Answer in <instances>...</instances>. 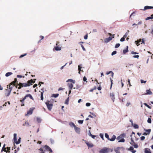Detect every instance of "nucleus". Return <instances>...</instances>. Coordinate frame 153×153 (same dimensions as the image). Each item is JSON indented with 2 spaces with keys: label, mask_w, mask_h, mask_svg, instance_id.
<instances>
[{
  "label": "nucleus",
  "mask_w": 153,
  "mask_h": 153,
  "mask_svg": "<svg viewBox=\"0 0 153 153\" xmlns=\"http://www.w3.org/2000/svg\"><path fill=\"white\" fill-rule=\"evenodd\" d=\"M35 83V81L33 82L32 79H31L30 80H28L27 83H22L20 82L19 83V84H18V85H21V86L23 87H26L27 86H30V85H32V83Z\"/></svg>",
  "instance_id": "1"
},
{
  "label": "nucleus",
  "mask_w": 153,
  "mask_h": 153,
  "mask_svg": "<svg viewBox=\"0 0 153 153\" xmlns=\"http://www.w3.org/2000/svg\"><path fill=\"white\" fill-rule=\"evenodd\" d=\"M113 150L112 149L104 147L99 151L100 153H107L109 152H112Z\"/></svg>",
  "instance_id": "2"
},
{
  "label": "nucleus",
  "mask_w": 153,
  "mask_h": 153,
  "mask_svg": "<svg viewBox=\"0 0 153 153\" xmlns=\"http://www.w3.org/2000/svg\"><path fill=\"white\" fill-rule=\"evenodd\" d=\"M7 89L6 90V92L5 93V95L6 97L9 96L11 92L12 89V87H10V85L9 86V87H8V85L7 86Z\"/></svg>",
  "instance_id": "3"
},
{
  "label": "nucleus",
  "mask_w": 153,
  "mask_h": 153,
  "mask_svg": "<svg viewBox=\"0 0 153 153\" xmlns=\"http://www.w3.org/2000/svg\"><path fill=\"white\" fill-rule=\"evenodd\" d=\"M50 101H48L47 102H45V104L46 105L48 109L51 111L53 105L52 104H49Z\"/></svg>",
  "instance_id": "4"
},
{
  "label": "nucleus",
  "mask_w": 153,
  "mask_h": 153,
  "mask_svg": "<svg viewBox=\"0 0 153 153\" xmlns=\"http://www.w3.org/2000/svg\"><path fill=\"white\" fill-rule=\"evenodd\" d=\"M34 109V108H30V109L27 111V114H25V116H27L32 114L33 113V111Z\"/></svg>",
  "instance_id": "5"
},
{
  "label": "nucleus",
  "mask_w": 153,
  "mask_h": 153,
  "mask_svg": "<svg viewBox=\"0 0 153 153\" xmlns=\"http://www.w3.org/2000/svg\"><path fill=\"white\" fill-rule=\"evenodd\" d=\"M116 139L117 140H118V142H124L125 141V139L123 138H122L120 136H119Z\"/></svg>",
  "instance_id": "6"
},
{
  "label": "nucleus",
  "mask_w": 153,
  "mask_h": 153,
  "mask_svg": "<svg viewBox=\"0 0 153 153\" xmlns=\"http://www.w3.org/2000/svg\"><path fill=\"white\" fill-rule=\"evenodd\" d=\"M112 39V38L109 36L108 38H106L104 39V42L105 43H107L110 41Z\"/></svg>",
  "instance_id": "7"
},
{
  "label": "nucleus",
  "mask_w": 153,
  "mask_h": 153,
  "mask_svg": "<svg viewBox=\"0 0 153 153\" xmlns=\"http://www.w3.org/2000/svg\"><path fill=\"white\" fill-rule=\"evenodd\" d=\"M152 93L150 91V89L146 90V93L144 94L143 95H152Z\"/></svg>",
  "instance_id": "8"
},
{
  "label": "nucleus",
  "mask_w": 153,
  "mask_h": 153,
  "mask_svg": "<svg viewBox=\"0 0 153 153\" xmlns=\"http://www.w3.org/2000/svg\"><path fill=\"white\" fill-rule=\"evenodd\" d=\"M74 129L76 133L78 134H80V128L77 127L76 126H75V128Z\"/></svg>",
  "instance_id": "9"
},
{
  "label": "nucleus",
  "mask_w": 153,
  "mask_h": 153,
  "mask_svg": "<svg viewBox=\"0 0 153 153\" xmlns=\"http://www.w3.org/2000/svg\"><path fill=\"white\" fill-rule=\"evenodd\" d=\"M85 143L87 145V146L91 148V147H93L94 146V145L93 144H92V143L90 144L89 143V142H88L86 141Z\"/></svg>",
  "instance_id": "10"
},
{
  "label": "nucleus",
  "mask_w": 153,
  "mask_h": 153,
  "mask_svg": "<svg viewBox=\"0 0 153 153\" xmlns=\"http://www.w3.org/2000/svg\"><path fill=\"white\" fill-rule=\"evenodd\" d=\"M68 85L69 87V89L70 90H72L73 87V85L71 83H68Z\"/></svg>",
  "instance_id": "11"
},
{
  "label": "nucleus",
  "mask_w": 153,
  "mask_h": 153,
  "mask_svg": "<svg viewBox=\"0 0 153 153\" xmlns=\"http://www.w3.org/2000/svg\"><path fill=\"white\" fill-rule=\"evenodd\" d=\"M116 138V136H115V135H113L111 139L109 138V140L111 141H113L115 140Z\"/></svg>",
  "instance_id": "12"
},
{
  "label": "nucleus",
  "mask_w": 153,
  "mask_h": 153,
  "mask_svg": "<svg viewBox=\"0 0 153 153\" xmlns=\"http://www.w3.org/2000/svg\"><path fill=\"white\" fill-rule=\"evenodd\" d=\"M55 49L56 51H59L61 50V48L59 46H56L53 49Z\"/></svg>",
  "instance_id": "13"
},
{
  "label": "nucleus",
  "mask_w": 153,
  "mask_h": 153,
  "mask_svg": "<svg viewBox=\"0 0 153 153\" xmlns=\"http://www.w3.org/2000/svg\"><path fill=\"white\" fill-rule=\"evenodd\" d=\"M152 9V6H146L144 7V9L143 10H145L148 9Z\"/></svg>",
  "instance_id": "14"
},
{
  "label": "nucleus",
  "mask_w": 153,
  "mask_h": 153,
  "mask_svg": "<svg viewBox=\"0 0 153 153\" xmlns=\"http://www.w3.org/2000/svg\"><path fill=\"white\" fill-rule=\"evenodd\" d=\"M128 46H126V49H124V50H123V53L124 54H125L127 52H128Z\"/></svg>",
  "instance_id": "15"
},
{
  "label": "nucleus",
  "mask_w": 153,
  "mask_h": 153,
  "mask_svg": "<svg viewBox=\"0 0 153 153\" xmlns=\"http://www.w3.org/2000/svg\"><path fill=\"white\" fill-rule=\"evenodd\" d=\"M72 82V83H73L74 84L75 83V81L72 79H68L66 81L67 82Z\"/></svg>",
  "instance_id": "16"
},
{
  "label": "nucleus",
  "mask_w": 153,
  "mask_h": 153,
  "mask_svg": "<svg viewBox=\"0 0 153 153\" xmlns=\"http://www.w3.org/2000/svg\"><path fill=\"white\" fill-rule=\"evenodd\" d=\"M14 142H15L16 141L17 139V134L16 133H14L13 134V139Z\"/></svg>",
  "instance_id": "17"
},
{
  "label": "nucleus",
  "mask_w": 153,
  "mask_h": 153,
  "mask_svg": "<svg viewBox=\"0 0 153 153\" xmlns=\"http://www.w3.org/2000/svg\"><path fill=\"white\" fill-rule=\"evenodd\" d=\"M145 153H151L149 149L147 148H145Z\"/></svg>",
  "instance_id": "18"
},
{
  "label": "nucleus",
  "mask_w": 153,
  "mask_h": 153,
  "mask_svg": "<svg viewBox=\"0 0 153 153\" xmlns=\"http://www.w3.org/2000/svg\"><path fill=\"white\" fill-rule=\"evenodd\" d=\"M59 94H52L51 97L54 98H56L59 96Z\"/></svg>",
  "instance_id": "19"
},
{
  "label": "nucleus",
  "mask_w": 153,
  "mask_h": 153,
  "mask_svg": "<svg viewBox=\"0 0 153 153\" xmlns=\"http://www.w3.org/2000/svg\"><path fill=\"white\" fill-rule=\"evenodd\" d=\"M13 74V73L11 72H8L5 74V76L6 77H8Z\"/></svg>",
  "instance_id": "20"
},
{
  "label": "nucleus",
  "mask_w": 153,
  "mask_h": 153,
  "mask_svg": "<svg viewBox=\"0 0 153 153\" xmlns=\"http://www.w3.org/2000/svg\"><path fill=\"white\" fill-rule=\"evenodd\" d=\"M21 137H19L18 139V141H17V140L15 142V143L16 144H19L21 142Z\"/></svg>",
  "instance_id": "21"
},
{
  "label": "nucleus",
  "mask_w": 153,
  "mask_h": 153,
  "mask_svg": "<svg viewBox=\"0 0 153 153\" xmlns=\"http://www.w3.org/2000/svg\"><path fill=\"white\" fill-rule=\"evenodd\" d=\"M153 19V14L152 15L148 17H147L146 19L145 20H147L150 19Z\"/></svg>",
  "instance_id": "22"
},
{
  "label": "nucleus",
  "mask_w": 153,
  "mask_h": 153,
  "mask_svg": "<svg viewBox=\"0 0 153 153\" xmlns=\"http://www.w3.org/2000/svg\"><path fill=\"white\" fill-rule=\"evenodd\" d=\"M144 131L147 132V133L148 134H150L151 131V130L150 129H144Z\"/></svg>",
  "instance_id": "23"
},
{
  "label": "nucleus",
  "mask_w": 153,
  "mask_h": 153,
  "mask_svg": "<svg viewBox=\"0 0 153 153\" xmlns=\"http://www.w3.org/2000/svg\"><path fill=\"white\" fill-rule=\"evenodd\" d=\"M69 124V125L71 127L73 126L74 127V128H75V126H76V125H75L72 122L70 123Z\"/></svg>",
  "instance_id": "24"
},
{
  "label": "nucleus",
  "mask_w": 153,
  "mask_h": 153,
  "mask_svg": "<svg viewBox=\"0 0 153 153\" xmlns=\"http://www.w3.org/2000/svg\"><path fill=\"white\" fill-rule=\"evenodd\" d=\"M44 92V91H43L42 92H41V100H43L44 99L43 97V93Z\"/></svg>",
  "instance_id": "25"
},
{
  "label": "nucleus",
  "mask_w": 153,
  "mask_h": 153,
  "mask_svg": "<svg viewBox=\"0 0 153 153\" xmlns=\"http://www.w3.org/2000/svg\"><path fill=\"white\" fill-rule=\"evenodd\" d=\"M132 126L135 129H137L139 127L138 126L137 124H135L133 123V125H132Z\"/></svg>",
  "instance_id": "26"
},
{
  "label": "nucleus",
  "mask_w": 153,
  "mask_h": 153,
  "mask_svg": "<svg viewBox=\"0 0 153 153\" xmlns=\"http://www.w3.org/2000/svg\"><path fill=\"white\" fill-rule=\"evenodd\" d=\"M26 96L27 97H29L30 99H32V100H33V99L32 96V95L31 94H27Z\"/></svg>",
  "instance_id": "27"
},
{
  "label": "nucleus",
  "mask_w": 153,
  "mask_h": 153,
  "mask_svg": "<svg viewBox=\"0 0 153 153\" xmlns=\"http://www.w3.org/2000/svg\"><path fill=\"white\" fill-rule=\"evenodd\" d=\"M6 149H7L8 151L6 150L5 149L4 150V151L6 153H7V152H10V147H7Z\"/></svg>",
  "instance_id": "28"
},
{
  "label": "nucleus",
  "mask_w": 153,
  "mask_h": 153,
  "mask_svg": "<svg viewBox=\"0 0 153 153\" xmlns=\"http://www.w3.org/2000/svg\"><path fill=\"white\" fill-rule=\"evenodd\" d=\"M69 101V97H68L67 99L66 100L65 103L66 105H68V102Z\"/></svg>",
  "instance_id": "29"
},
{
  "label": "nucleus",
  "mask_w": 153,
  "mask_h": 153,
  "mask_svg": "<svg viewBox=\"0 0 153 153\" xmlns=\"http://www.w3.org/2000/svg\"><path fill=\"white\" fill-rule=\"evenodd\" d=\"M105 138H107L108 139V140H109L110 138H109V135H108V134L106 133H105Z\"/></svg>",
  "instance_id": "30"
},
{
  "label": "nucleus",
  "mask_w": 153,
  "mask_h": 153,
  "mask_svg": "<svg viewBox=\"0 0 153 153\" xmlns=\"http://www.w3.org/2000/svg\"><path fill=\"white\" fill-rule=\"evenodd\" d=\"M82 64H80L78 66V71H82L81 70V68H82Z\"/></svg>",
  "instance_id": "31"
},
{
  "label": "nucleus",
  "mask_w": 153,
  "mask_h": 153,
  "mask_svg": "<svg viewBox=\"0 0 153 153\" xmlns=\"http://www.w3.org/2000/svg\"><path fill=\"white\" fill-rule=\"evenodd\" d=\"M120 45V44L119 43L116 44L115 46V48H118Z\"/></svg>",
  "instance_id": "32"
},
{
  "label": "nucleus",
  "mask_w": 153,
  "mask_h": 153,
  "mask_svg": "<svg viewBox=\"0 0 153 153\" xmlns=\"http://www.w3.org/2000/svg\"><path fill=\"white\" fill-rule=\"evenodd\" d=\"M143 104L145 105L147 107L151 109V107L149 106V105H148L146 103H144Z\"/></svg>",
  "instance_id": "33"
},
{
  "label": "nucleus",
  "mask_w": 153,
  "mask_h": 153,
  "mask_svg": "<svg viewBox=\"0 0 153 153\" xmlns=\"http://www.w3.org/2000/svg\"><path fill=\"white\" fill-rule=\"evenodd\" d=\"M100 136L102 140H104L103 134L102 133L100 134Z\"/></svg>",
  "instance_id": "34"
},
{
  "label": "nucleus",
  "mask_w": 153,
  "mask_h": 153,
  "mask_svg": "<svg viewBox=\"0 0 153 153\" xmlns=\"http://www.w3.org/2000/svg\"><path fill=\"white\" fill-rule=\"evenodd\" d=\"M27 54L26 53H25L19 56V58H22L23 57H24V56H26L27 55Z\"/></svg>",
  "instance_id": "35"
},
{
  "label": "nucleus",
  "mask_w": 153,
  "mask_h": 153,
  "mask_svg": "<svg viewBox=\"0 0 153 153\" xmlns=\"http://www.w3.org/2000/svg\"><path fill=\"white\" fill-rule=\"evenodd\" d=\"M37 122L39 123H40L41 121V120L40 119V118L39 117H37Z\"/></svg>",
  "instance_id": "36"
},
{
  "label": "nucleus",
  "mask_w": 153,
  "mask_h": 153,
  "mask_svg": "<svg viewBox=\"0 0 153 153\" xmlns=\"http://www.w3.org/2000/svg\"><path fill=\"white\" fill-rule=\"evenodd\" d=\"M117 149L120 150L121 149H122L123 150H124V148L123 147H118L117 148Z\"/></svg>",
  "instance_id": "37"
},
{
  "label": "nucleus",
  "mask_w": 153,
  "mask_h": 153,
  "mask_svg": "<svg viewBox=\"0 0 153 153\" xmlns=\"http://www.w3.org/2000/svg\"><path fill=\"white\" fill-rule=\"evenodd\" d=\"M126 134H121L120 136L122 138H123V137H126Z\"/></svg>",
  "instance_id": "38"
},
{
  "label": "nucleus",
  "mask_w": 153,
  "mask_h": 153,
  "mask_svg": "<svg viewBox=\"0 0 153 153\" xmlns=\"http://www.w3.org/2000/svg\"><path fill=\"white\" fill-rule=\"evenodd\" d=\"M27 98V97L26 96H25L23 99L22 100H20L21 102H24V100L26 99Z\"/></svg>",
  "instance_id": "39"
},
{
  "label": "nucleus",
  "mask_w": 153,
  "mask_h": 153,
  "mask_svg": "<svg viewBox=\"0 0 153 153\" xmlns=\"http://www.w3.org/2000/svg\"><path fill=\"white\" fill-rule=\"evenodd\" d=\"M45 149L47 150H48L50 148V147L48 146L45 145Z\"/></svg>",
  "instance_id": "40"
},
{
  "label": "nucleus",
  "mask_w": 153,
  "mask_h": 153,
  "mask_svg": "<svg viewBox=\"0 0 153 153\" xmlns=\"http://www.w3.org/2000/svg\"><path fill=\"white\" fill-rule=\"evenodd\" d=\"M151 119L150 118H149L147 120V122L148 123H151Z\"/></svg>",
  "instance_id": "41"
},
{
  "label": "nucleus",
  "mask_w": 153,
  "mask_h": 153,
  "mask_svg": "<svg viewBox=\"0 0 153 153\" xmlns=\"http://www.w3.org/2000/svg\"><path fill=\"white\" fill-rule=\"evenodd\" d=\"M110 97H114V94L113 93H111L110 94Z\"/></svg>",
  "instance_id": "42"
},
{
  "label": "nucleus",
  "mask_w": 153,
  "mask_h": 153,
  "mask_svg": "<svg viewBox=\"0 0 153 153\" xmlns=\"http://www.w3.org/2000/svg\"><path fill=\"white\" fill-rule=\"evenodd\" d=\"M83 120H79L78 121V123L79 124H82L83 123Z\"/></svg>",
  "instance_id": "43"
},
{
  "label": "nucleus",
  "mask_w": 153,
  "mask_h": 153,
  "mask_svg": "<svg viewBox=\"0 0 153 153\" xmlns=\"http://www.w3.org/2000/svg\"><path fill=\"white\" fill-rule=\"evenodd\" d=\"M140 82H141V83L142 84L143 83H145L146 82V80L144 81L143 79H141Z\"/></svg>",
  "instance_id": "44"
},
{
  "label": "nucleus",
  "mask_w": 153,
  "mask_h": 153,
  "mask_svg": "<svg viewBox=\"0 0 153 153\" xmlns=\"http://www.w3.org/2000/svg\"><path fill=\"white\" fill-rule=\"evenodd\" d=\"M125 40V38H124L123 37L122 38H121L120 39V41L121 42H123Z\"/></svg>",
  "instance_id": "45"
},
{
  "label": "nucleus",
  "mask_w": 153,
  "mask_h": 153,
  "mask_svg": "<svg viewBox=\"0 0 153 153\" xmlns=\"http://www.w3.org/2000/svg\"><path fill=\"white\" fill-rule=\"evenodd\" d=\"M141 42V44H142V43L145 44L144 42L143 41V39H142V41H141V39H140L139 40V42Z\"/></svg>",
  "instance_id": "46"
},
{
  "label": "nucleus",
  "mask_w": 153,
  "mask_h": 153,
  "mask_svg": "<svg viewBox=\"0 0 153 153\" xmlns=\"http://www.w3.org/2000/svg\"><path fill=\"white\" fill-rule=\"evenodd\" d=\"M116 53H117V51H114L112 53L111 55L113 56V55L116 54Z\"/></svg>",
  "instance_id": "47"
},
{
  "label": "nucleus",
  "mask_w": 153,
  "mask_h": 153,
  "mask_svg": "<svg viewBox=\"0 0 153 153\" xmlns=\"http://www.w3.org/2000/svg\"><path fill=\"white\" fill-rule=\"evenodd\" d=\"M134 149V148L132 146H130V147L128 149V150L130 151L131 152V151Z\"/></svg>",
  "instance_id": "48"
},
{
  "label": "nucleus",
  "mask_w": 153,
  "mask_h": 153,
  "mask_svg": "<svg viewBox=\"0 0 153 153\" xmlns=\"http://www.w3.org/2000/svg\"><path fill=\"white\" fill-rule=\"evenodd\" d=\"M119 150L117 149V148L114 150V151L116 152V153H120Z\"/></svg>",
  "instance_id": "49"
},
{
  "label": "nucleus",
  "mask_w": 153,
  "mask_h": 153,
  "mask_svg": "<svg viewBox=\"0 0 153 153\" xmlns=\"http://www.w3.org/2000/svg\"><path fill=\"white\" fill-rule=\"evenodd\" d=\"M87 79L86 77L85 76H84L83 78V81L84 82H87Z\"/></svg>",
  "instance_id": "50"
},
{
  "label": "nucleus",
  "mask_w": 153,
  "mask_h": 153,
  "mask_svg": "<svg viewBox=\"0 0 153 153\" xmlns=\"http://www.w3.org/2000/svg\"><path fill=\"white\" fill-rule=\"evenodd\" d=\"M81 46L82 47V49L83 50V51H86L85 48L84 47L83 45L81 44Z\"/></svg>",
  "instance_id": "51"
},
{
  "label": "nucleus",
  "mask_w": 153,
  "mask_h": 153,
  "mask_svg": "<svg viewBox=\"0 0 153 153\" xmlns=\"http://www.w3.org/2000/svg\"><path fill=\"white\" fill-rule=\"evenodd\" d=\"M91 105V104L90 103L88 102L86 103V106L87 107Z\"/></svg>",
  "instance_id": "52"
},
{
  "label": "nucleus",
  "mask_w": 153,
  "mask_h": 153,
  "mask_svg": "<svg viewBox=\"0 0 153 153\" xmlns=\"http://www.w3.org/2000/svg\"><path fill=\"white\" fill-rule=\"evenodd\" d=\"M145 139V137L143 136H141L140 137V139L141 140H144Z\"/></svg>",
  "instance_id": "53"
},
{
  "label": "nucleus",
  "mask_w": 153,
  "mask_h": 153,
  "mask_svg": "<svg viewBox=\"0 0 153 153\" xmlns=\"http://www.w3.org/2000/svg\"><path fill=\"white\" fill-rule=\"evenodd\" d=\"M88 34H87L86 35H85L84 36V39H87L88 38Z\"/></svg>",
  "instance_id": "54"
},
{
  "label": "nucleus",
  "mask_w": 153,
  "mask_h": 153,
  "mask_svg": "<svg viewBox=\"0 0 153 153\" xmlns=\"http://www.w3.org/2000/svg\"><path fill=\"white\" fill-rule=\"evenodd\" d=\"M133 57L134 58H138L139 57V56L138 55H134L133 56Z\"/></svg>",
  "instance_id": "55"
},
{
  "label": "nucleus",
  "mask_w": 153,
  "mask_h": 153,
  "mask_svg": "<svg viewBox=\"0 0 153 153\" xmlns=\"http://www.w3.org/2000/svg\"><path fill=\"white\" fill-rule=\"evenodd\" d=\"M131 54H138V53L136 52H134V51H132L131 52Z\"/></svg>",
  "instance_id": "56"
},
{
  "label": "nucleus",
  "mask_w": 153,
  "mask_h": 153,
  "mask_svg": "<svg viewBox=\"0 0 153 153\" xmlns=\"http://www.w3.org/2000/svg\"><path fill=\"white\" fill-rule=\"evenodd\" d=\"M15 83H15V81H13L11 83V84H13L14 86H16V85Z\"/></svg>",
  "instance_id": "57"
},
{
  "label": "nucleus",
  "mask_w": 153,
  "mask_h": 153,
  "mask_svg": "<svg viewBox=\"0 0 153 153\" xmlns=\"http://www.w3.org/2000/svg\"><path fill=\"white\" fill-rule=\"evenodd\" d=\"M67 64H68V63H66L65 64V65H64V66H62L60 68V69H61V70H62V69H63V68H64V67L65 66V65H66Z\"/></svg>",
  "instance_id": "58"
},
{
  "label": "nucleus",
  "mask_w": 153,
  "mask_h": 153,
  "mask_svg": "<svg viewBox=\"0 0 153 153\" xmlns=\"http://www.w3.org/2000/svg\"><path fill=\"white\" fill-rule=\"evenodd\" d=\"M128 34L126 33L123 36V37L125 38L128 36Z\"/></svg>",
  "instance_id": "59"
},
{
  "label": "nucleus",
  "mask_w": 153,
  "mask_h": 153,
  "mask_svg": "<svg viewBox=\"0 0 153 153\" xmlns=\"http://www.w3.org/2000/svg\"><path fill=\"white\" fill-rule=\"evenodd\" d=\"M14 81H15V82L18 85V84H19V83L17 82L16 78L14 80Z\"/></svg>",
  "instance_id": "60"
},
{
  "label": "nucleus",
  "mask_w": 153,
  "mask_h": 153,
  "mask_svg": "<svg viewBox=\"0 0 153 153\" xmlns=\"http://www.w3.org/2000/svg\"><path fill=\"white\" fill-rule=\"evenodd\" d=\"M111 73H112V71H108V72H106V74L107 75H108L109 74H111Z\"/></svg>",
  "instance_id": "61"
},
{
  "label": "nucleus",
  "mask_w": 153,
  "mask_h": 153,
  "mask_svg": "<svg viewBox=\"0 0 153 153\" xmlns=\"http://www.w3.org/2000/svg\"><path fill=\"white\" fill-rule=\"evenodd\" d=\"M134 147L135 148H137L138 147V146L137 144H135L134 145Z\"/></svg>",
  "instance_id": "62"
},
{
  "label": "nucleus",
  "mask_w": 153,
  "mask_h": 153,
  "mask_svg": "<svg viewBox=\"0 0 153 153\" xmlns=\"http://www.w3.org/2000/svg\"><path fill=\"white\" fill-rule=\"evenodd\" d=\"M131 103L129 102H128L126 104V106H128Z\"/></svg>",
  "instance_id": "63"
},
{
  "label": "nucleus",
  "mask_w": 153,
  "mask_h": 153,
  "mask_svg": "<svg viewBox=\"0 0 153 153\" xmlns=\"http://www.w3.org/2000/svg\"><path fill=\"white\" fill-rule=\"evenodd\" d=\"M97 30L96 29H94L93 30L92 32L93 33H95L97 32Z\"/></svg>",
  "instance_id": "64"
}]
</instances>
